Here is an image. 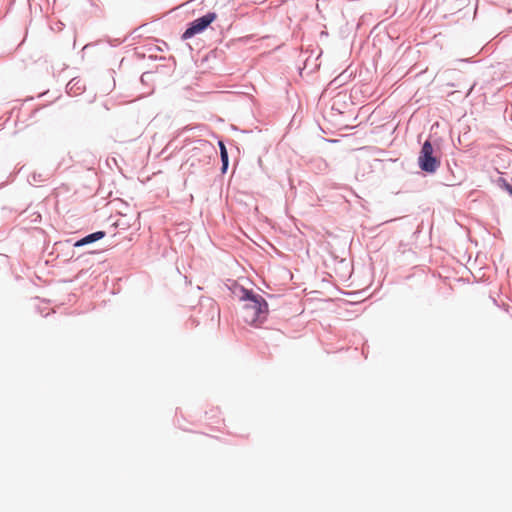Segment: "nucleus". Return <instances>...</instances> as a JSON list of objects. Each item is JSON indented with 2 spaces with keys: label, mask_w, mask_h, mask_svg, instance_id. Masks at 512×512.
I'll list each match as a JSON object with an SVG mask.
<instances>
[{
  "label": "nucleus",
  "mask_w": 512,
  "mask_h": 512,
  "mask_svg": "<svg viewBox=\"0 0 512 512\" xmlns=\"http://www.w3.org/2000/svg\"><path fill=\"white\" fill-rule=\"evenodd\" d=\"M245 304L242 308L243 320L254 325L261 323L266 319L268 313V305L263 297L246 294Z\"/></svg>",
  "instance_id": "nucleus-1"
},
{
  "label": "nucleus",
  "mask_w": 512,
  "mask_h": 512,
  "mask_svg": "<svg viewBox=\"0 0 512 512\" xmlns=\"http://www.w3.org/2000/svg\"><path fill=\"white\" fill-rule=\"evenodd\" d=\"M419 167L428 173H434L440 166V160L434 156V148L430 141H425L418 157Z\"/></svg>",
  "instance_id": "nucleus-2"
},
{
  "label": "nucleus",
  "mask_w": 512,
  "mask_h": 512,
  "mask_svg": "<svg viewBox=\"0 0 512 512\" xmlns=\"http://www.w3.org/2000/svg\"><path fill=\"white\" fill-rule=\"evenodd\" d=\"M217 18L216 13L211 12L208 13L196 20H194L190 26L186 29V31L183 33L182 38L184 40L189 39L193 37L194 35L201 33L204 31L213 21H215Z\"/></svg>",
  "instance_id": "nucleus-3"
},
{
  "label": "nucleus",
  "mask_w": 512,
  "mask_h": 512,
  "mask_svg": "<svg viewBox=\"0 0 512 512\" xmlns=\"http://www.w3.org/2000/svg\"><path fill=\"white\" fill-rule=\"evenodd\" d=\"M104 236H105V233L103 231H98V232L92 233V234H90V235H88V236L78 240L75 243V246L76 247H80V246L92 243L94 241L100 240Z\"/></svg>",
  "instance_id": "nucleus-4"
},
{
  "label": "nucleus",
  "mask_w": 512,
  "mask_h": 512,
  "mask_svg": "<svg viewBox=\"0 0 512 512\" xmlns=\"http://www.w3.org/2000/svg\"><path fill=\"white\" fill-rule=\"evenodd\" d=\"M219 147L222 160V171L225 172L228 167V153L223 142H219Z\"/></svg>",
  "instance_id": "nucleus-5"
},
{
  "label": "nucleus",
  "mask_w": 512,
  "mask_h": 512,
  "mask_svg": "<svg viewBox=\"0 0 512 512\" xmlns=\"http://www.w3.org/2000/svg\"><path fill=\"white\" fill-rule=\"evenodd\" d=\"M508 190H509V192H510V193H511V195H512V186H509V187H508Z\"/></svg>",
  "instance_id": "nucleus-6"
}]
</instances>
